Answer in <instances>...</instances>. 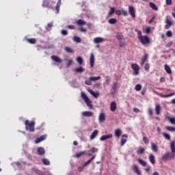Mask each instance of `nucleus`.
<instances>
[{"mask_svg":"<svg viewBox=\"0 0 175 175\" xmlns=\"http://www.w3.org/2000/svg\"><path fill=\"white\" fill-rule=\"evenodd\" d=\"M26 131H29V132H33L35 131V122H30L29 120H25V122Z\"/></svg>","mask_w":175,"mask_h":175,"instance_id":"f257e3e1","label":"nucleus"},{"mask_svg":"<svg viewBox=\"0 0 175 175\" xmlns=\"http://www.w3.org/2000/svg\"><path fill=\"white\" fill-rule=\"evenodd\" d=\"M175 158V153H172L171 152H168L163 154L161 157V161H172V159H174Z\"/></svg>","mask_w":175,"mask_h":175,"instance_id":"f03ea898","label":"nucleus"},{"mask_svg":"<svg viewBox=\"0 0 175 175\" xmlns=\"http://www.w3.org/2000/svg\"><path fill=\"white\" fill-rule=\"evenodd\" d=\"M81 96L82 99L84 100V102L86 103L87 106L92 109V102L91 100H90L88 96H87L86 94H85V93L83 92L81 93Z\"/></svg>","mask_w":175,"mask_h":175,"instance_id":"7ed1b4c3","label":"nucleus"},{"mask_svg":"<svg viewBox=\"0 0 175 175\" xmlns=\"http://www.w3.org/2000/svg\"><path fill=\"white\" fill-rule=\"evenodd\" d=\"M138 40L144 46L150 44V38H148L147 36H138Z\"/></svg>","mask_w":175,"mask_h":175,"instance_id":"20e7f679","label":"nucleus"},{"mask_svg":"<svg viewBox=\"0 0 175 175\" xmlns=\"http://www.w3.org/2000/svg\"><path fill=\"white\" fill-rule=\"evenodd\" d=\"M131 68L133 70V75L134 76H137V75L139 73V70H140V67L139 65H137V64H131Z\"/></svg>","mask_w":175,"mask_h":175,"instance_id":"39448f33","label":"nucleus"},{"mask_svg":"<svg viewBox=\"0 0 175 175\" xmlns=\"http://www.w3.org/2000/svg\"><path fill=\"white\" fill-rule=\"evenodd\" d=\"M129 13L133 18L136 17V10H135V8H133V6L129 5Z\"/></svg>","mask_w":175,"mask_h":175,"instance_id":"423d86ee","label":"nucleus"},{"mask_svg":"<svg viewBox=\"0 0 175 175\" xmlns=\"http://www.w3.org/2000/svg\"><path fill=\"white\" fill-rule=\"evenodd\" d=\"M115 13L116 14H117V16H128V12H126V10H116L115 11Z\"/></svg>","mask_w":175,"mask_h":175,"instance_id":"0eeeda50","label":"nucleus"},{"mask_svg":"<svg viewBox=\"0 0 175 175\" xmlns=\"http://www.w3.org/2000/svg\"><path fill=\"white\" fill-rule=\"evenodd\" d=\"M126 139H128V135L124 134L122 135V138L120 139V146L122 147L125 143H126Z\"/></svg>","mask_w":175,"mask_h":175,"instance_id":"6e6552de","label":"nucleus"},{"mask_svg":"<svg viewBox=\"0 0 175 175\" xmlns=\"http://www.w3.org/2000/svg\"><path fill=\"white\" fill-rule=\"evenodd\" d=\"M113 138V134H109L105 135H102L101 137H100V142H105V140H108V139Z\"/></svg>","mask_w":175,"mask_h":175,"instance_id":"1a4fd4ad","label":"nucleus"},{"mask_svg":"<svg viewBox=\"0 0 175 175\" xmlns=\"http://www.w3.org/2000/svg\"><path fill=\"white\" fill-rule=\"evenodd\" d=\"M90 68H94V64H95V56H94V53H91L90 55Z\"/></svg>","mask_w":175,"mask_h":175,"instance_id":"9d476101","label":"nucleus"},{"mask_svg":"<svg viewBox=\"0 0 175 175\" xmlns=\"http://www.w3.org/2000/svg\"><path fill=\"white\" fill-rule=\"evenodd\" d=\"M99 122H105L106 121V114L104 113H100L98 116Z\"/></svg>","mask_w":175,"mask_h":175,"instance_id":"9b49d317","label":"nucleus"},{"mask_svg":"<svg viewBox=\"0 0 175 175\" xmlns=\"http://www.w3.org/2000/svg\"><path fill=\"white\" fill-rule=\"evenodd\" d=\"M110 110L111 111H116V110H117V103H116V101L111 102Z\"/></svg>","mask_w":175,"mask_h":175,"instance_id":"f8f14e48","label":"nucleus"},{"mask_svg":"<svg viewBox=\"0 0 175 175\" xmlns=\"http://www.w3.org/2000/svg\"><path fill=\"white\" fill-rule=\"evenodd\" d=\"M133 170L134 173H135L137 175L142 174V173L140 172V170H139V167L136 164H134L133 165Z\"/></svg>","mask_w":175,"mask_h":175,"instance_id":"ddd939ff","label":"nucleus"},{"mask_svg":"<svg viewBox=\"0 0 175 175\" xmlns=\"http://www.w3.org/2000/svg\"><path fill=\"white\" fill-rule=\"evenodd\" d=\"M172 23L170 21L169 18L165 19V29H169L170 27H172Z\"/></svg>","mask_w":175,"mask_h":175,"instance_id":"4468645a","label":"nucleus"},{"mask_svg":"<svg viewBox=\"0 0 175 175\" xmlns=\"http://www.w3.org/2000/svg\"><path fill=\"white\" fill-rule=\"evenodd\" d=\"M51 58V59H53V61H54L55 62H57L58 64H61V62H62V59L59 58L58 56L52 55Z\"/></svg>","mask_w":175,"mask_h":175,"instance_id":"2eb2a0df","label":"nucleus"},{"mask_svg":"<svg viewBox=\"0 0 175 175\" xmlns=\"http://www.w3.org/2000/svg\"><path fill=\"white\" fill-rule=\"evenodd\" d=\"M104 41H105V39H103V38H101V37H96L94 38V43H96V44L103 43Z\"/></svg>","mask_w":175,"mask_h":175,"instance_id":"dca6fc26","label":"nucleus"},{"mask_svg":"<svg viewBox=\"0 0 175 175\" xmlns=\"http://www.w3.org/2000/svg\"><path fill=\"white\" fill-rule=\"evenodd\" d=\"M96 157V155L94 154L88 161L85 162L84 164H83V167H85V166H88V165H90V163H91V162H92V161H94Z\"/></svg>","mask_w":175,"mask_h":175,"instance_id":"f3484780","label":"nucleus"},{"mask_svg":"<svg viewBox=\"0 0 175 175\" xmlns=\"http://www.w3.org/2000/svg\"><path fill=\"white\" fill-rule=\"evenodd\" d=\"M82 116H83V117H92V116H94V113L88 111H83L82 112Z\"/></svg>","mask_w":175,"mask_h":175,"instance_id":"a211bd4d","label":"nucleus"},{"mask_svg":"<svg viewBox=\"0 0 175 175\" xmlns=\"http://www.w3.org/2000/svg\"><path fill=\"white\" fill-rule=\"evenodd\" d=\"M46 139V135H41L40 137L37 138L35 143L38 144L40 143V142H43V140Z\"/></svg>","mask_w":175,"mask_h":175,"instance_id":"6ab92c4d","label":"nucleus"},{"mask_svg":"<svg viewBox=\"0 0 175 175\" xmlns=\"http://www.w3.org/2000/svg\"><path fill=\"white\" fill-rule=\"evenodd\" d=\"M98 133H99V131H98V130H94L90 135V140H94L98 135Z\"/></svg>","mask_w":175,"mask_h":175,"instance_id":"aec40b11","label":"nucleus"},{"mask_svg":"<svg viewBox=\"0 0 175 175\" xmlns=\"http://www.w3.org/2000/svg\"><path fill=\"white\" fill-rule=\"evenodd\" d=\"M171 153L175 154V142L172 141L170 143Z\"/></svg>","mask_w":175,"mask_h":175,"instance_id":"412c9836","label":"nucleus"},{"mask_svg":"<svg viewBox=\"0 0 175 175\" xmlns=\"http://www.w3.org/2000/svg\"><path fill=\"white\" fill-rule=\"evenodd\" d=\"M151 150L153 152H158V146L157 144L152 143L151 144Z\"/></svg>","mask_w":175,"mask_h":175,"instance_id":"4be33fe9","label":"nucleus"},{"mask_svg":"<svg viewBox=\"0 0 175 175\" xmlns=\"http://www.w3.org/2000/svg\"><path fill=\"white\" fill-rule=\"evenodd\" d=\"M148 57V56L147 54H145L144 56H143V57L141 59V62H140L141 66H143V65H144V63L146 62V61H147Z\"/></svg>","mask_w":175,"mask_h":175,"instance_id":"5701e85b","label":"nucleus"},{"mask_svg":"<svg viewBox=\"0 0 175 175\" xmlns=\"http://www.w3.org/2000/svg\"><path fill=\"white\" fill-rule=\"evenodd\" d=\"M155 112L157 116H159L161 114V105L159 104L156 105L155 106Z\"/></svg>","mask_w":175,"mask_h":175,"instance_id":"b1692460","label":"nucleus"},{"mask_svg":"<svg viewBox=\"0 0 175 175\" xmlns=\"http://www.w3.org/2000/svg\"><path fill=\"white\" fill-rule=\"evenodd\" d=\"M165 70L168 73V75H172V69H170V67L167 64L164 65Z\"/></svg>","mask_w":175,"mask_h":175,"instance_id":"393cba45","label":"nucleus"},{"mask_svg":"<svg viewBox=\"0 0 175 175\" xmlns=\"http://www.w3.org/2000/svg\"><path fill=\"white\" fill-rule=\"evenodd\" d=\"M37 152H38V155H43L45 152L44 148H42V147L38 148L37 150Z\"/></svg>","mask_w":175,"mask_h":175,"instance_id":"a878e982","label":"nucleus"},{"mask_svg":"<svg viewBox=\"0 0 175 175\" xmlns=\"http://www.w3.org/2000/svg\"><path fill=\"white\" fill-rule=\"evenodd\" d=\"M75 24H77V25H85V24H87V22H85V21L84 20L79 19L75 23Z\"/></svg>","mask_w":175,"mask_h":175,"instance_id":"bb28decb","label":"nucleus"},{"mask_svg":"<svg viewBox=\"0 0 175 175\" xmlns=\"http://www.w3.org/2000/svg\"><path fill=\"white\" fill-rule=\"evenodd\" d=\"M149 6L150 8H151V9H152L153 10H158V7L157 6V5H155V3H152V2H150L149 3Z\"/></svg>","mask_w":175,"mask_h":175,"instance_id":"cd10ccee","label":"nucleus"},{"mask_svg":"<svg viewBox=\"0 0 175 175\" xmlns=\"http://www.w3.org/2000/svg\"><path fill=\"white\" fill-rule=\"evenodd\" d=\"M149 161H150V163H152V165H154V163H155V157H154V154L149 155Z\"/></svg>","mask_w":175,"mask_h":175,"instance_id":"c85d7f7f","label":"nucleus"},{"mask_svg":"<svg viewBox=\"0 0 175 175\" xmlns=\"http://www.w3.org/2000/svg\"><path fill=\"white\" fill-rule=\"evenodd\" d=\"M76 73H83L84 72V68L83 67H78L75 69Z\"/></svg>","mask_w":175,"mask_h":175,"instance_id":"c756f323","label":"nucleus"},{"mask_svg":"<svg viewBox=\"0 0 175 175\" xmlns=\"http://www.w3.org/2000/svg\"><path fill=\"white\" fill-rule=\"evenodd\" d=\"M173 95H175V92L171 93L170 94H165V95L160 94L159 96H161V98H169L170 96H173Z\"/></svg>","mask_w":175,"mask_h":175,"instance_id":"7c9ffc66","label":"nucleus"},{"mask_svg":"<svg viewBox=\"0 0 175 175\" xmlns=\"http://www.w3.org/2000/svg\"><path fill=\"white\" fill-rule=\"evenodd\" d=\"M122 133L121 132V130L120 129H116V130H115V133H114V134H115V136L116 137H120V136H121V134H122Z\"/></svg>","mask_w":175,"mask_h":175,"instance_id":"2f4dec72","label":"nucleus"},{"mask_svg":"<svg viewBox=\"0 0 175 175\" xmlns=\"http://www.w3.org/2000/svg\"><path fill=\"white\" fill-rule=\"evenodd\" d=\"M137 162L139 165H142V166H146L147 165V163H146V161L144 160H142V159H138Z\"/></svg>","mask_w":175,"mask_h":175,"instance_id":"473e14b6","label":"nucleus"},{"mask_svg":"<svg viewBox=\"0 0 175 175\" xmlns=\"http://www.w3.org/2000/svg\"><path fill=\"white\" fill-rule=\"evenodd\" d=\"M116 12V8H113V7H110V10L108 13L109 16H113V14H114V12Z\"/></svg>","mask_w":175,"mask_h":175,"instance_id":"72a5a7b5","label":"nucleus"},{"mask_svg":"<svg viewBox=\"0 0 175 175\" xmlns=\"http://www.w3.org/2000/svg\"><path fill=\"white\" fill-rule=\"evenodd\" d=\"M83 57L81 56H78L77 57V62H78L79 65H83Z\"/></svg>","mask_w":175,"mask_h":175,"instance_id":"f704fd0d","label":"nucleus"},{"mask_svg":"<svg viewBox=\"0 0 175 175\" xmlns=\"http://www.w3.org/2000/svg\"><path fill=\"white\" fill-rule=\"evenodd\" d=\"M64 50L65 51H66V53H75V51H73V49H72L70 47H68V46H66Z\"/></svg>","mask_w":175,"mask_h":175,"instance_id":"c9c22d12","label":"nucleus"},{"mask_svg":"<svg viewBox=\"0 0 175 175\" xmlns=\"http://www.w3.org/2000/svg\"><path fill=\"white\" fill-rule=\"evenodd\" d=\"M27 41L31 44H35V43H36V39L35 38H29Z\"/></svg>","mask_w":175,"mask_h":175,"instance_id":"e433bc0d","label":"nucleus"},{"mask_svg":"<svg viewBox=\"0 0 175 175\" xmlns=\"http://www.w3.org/2000/svg\"><path fill=\"white\" fill-rule=\"evenodd\" d=\"M49 0H44L42 3L43 8H49Z\"/></svg>","mask_w":175,"mask_h":175,"instance_id":"4c0bfd02","label":"nucleus"},{"mask_svg":"<svg viewBox=\"0 0 175 175\" xmlns=\"http://www.w3.org/2000/svg\"><path fill=\"white\" fill-rule=\"evenodd\" d=\"M144 148H139L137 150V154L138 155H140L142 154H144Z\"/></svg>","mask_w":175,"mask_h":175,"instance_id":"58836bf2","label":"nucleus"},{"mask_svg":"<svg viewBox=\"0 0 175 175\" xmlns=\"http://www.w3.org/2000/svg\"><path fill=\"white\" fill-rule=\"evenodd\" d=\"M98 149L95 148V147H92L90 150L89 152H91L92 154H95V152H98Z\"/></svg>","mask_w":175,"mask_h":175,"instance_id":"ea45409f","label":"nucleus"},{"mask_svg":"<svg viewBox=\"0 0 175 175\" xmlns=\"http://www.w3.org/2000/svg\"><path fill=\"white\" fill-rule=\"evenodd\" d=\"M165 129H167L170 132H175V127H172V126H167L165 127Z\"/></svg>","mask_w":175,"mask_h":175,"instance_id":"a19ab883","label":"nucleus"},{"mask_svg":"<svg viewBox=\"0 0 175 175\" xmlns=\"http://www.w3.org/2000/svg\"><path fill=\"white\" fill-rule=\"evenodd\" d=\"M73 40L77 43H81V38H80V37L74 36Z\"/></svg>","mask_w":175,"mask_h":175,"instance_id":"79ce46f5","label":"nucleus"},{"mask_svg":"<svg viewBox=\"0 0 175 175\" xmlns=\"http://www.w3.org/2000/svg\"><path fill=\"white\" fill-rule=\"evenodd\" d=\"M108 23L109 24H116V23H117V19H116L114 18H111L109 19Z\"/></svg>","mask_w":175,"mask_h":175,"instance_id":"37998d69","label":"nucleus"},{"mask_svg":"<svg viewBox=\"0 0 175 175\" xmlns=\"http://www.w3.org/2000/svg\"><path fill=\"white\" fill-rule=\"evenodd\" d=\"M163 136L165 140H170V135L166 133H163Z\"/></svg>","mask_w":175,"mask_h":175,"instance_id":"c03bdc74","label":"nucleus"},{"mask_svg":"<svg viewBox=\"0 0 175 175\" xmlns=\"http://www.w3.org/2000/svg\"><path fill=\"white\" fill-rule=\"evenodd\" d=\"M116 38H117V39L119 40V42H121V41H122V40H124V36H122V34H118V35L116 36Z\"/></svg>","mask_w":175,"mask_h":175,"instance_id":"a18cd8bd","label":"nucleus"},{"mask_svg":"<svg viewBox=\"0 0 175 175\" xmlns=\"http://www.w3.org/2000/svg\"><path fill=\"white\" fill-rule=\"evenodd\" d=\"M84 154H85V152H84V151L79 152L75 154V157H76V158H80V157L84 155Z\"/></svg>","mask_w":175,"mask_h":175,"instance_id":"49530a36","label":"nucleus"},{"mask_svg":"<svg viewBox=\"0 0 175 175\" xmlns=\"http://www.w3.org/2000/svg\"><path fill=\"white\" fill-rule=\"evenodd\" d=\"M90 79L92 81H96L97 80H100V77H91Z\"/></svg>","mask_w":175,"mask_h":175,"instance_id":"de8ad7c7","label":"nucleus"},{"mask_svg":"<svg viewBox=\"0 0 175 175\" xmlns=\"http://www.w3.org/2000/svg\"><path fill=\"white\" fill-rule=\"evenodd\" d=\"M117 87H118V82H113L112 85V89L113 91H116L117 90Z\"/></svg>","mask_w":175,"mask_h":175,"instance_id":"09e8293b","label":"nucleus"},{"mask_svg":"<svg viewBox=\"0 0 175 175\" xmlns=\"http://www.w3.org/2000/svg\"><path fill=\"white\" fill-rule=\"evenodd\" d=\"M143 142L145 144H148L150 143V139L147 137H143Z\"/></svg>","mask_w":175,"mask_h":175,"instance_id":"8fccbe9b","label":"nucleus"},{"mask_svg":"<svg viewBox=\"0 0 175 175\" xmlns=\"http://www.w3.org/2000/svg\"><path fill=\"white\" fill-rule=\"evenodd\" d=\"M42 162H43L44 165H50V161H49V159H42Z\"/></svg>","mask_w":175,"mask_h":175,"instance_id":"3c124183","label":"nucleus"},{"mask_svg":"<svg viewBox=\"0 0 175 175\" xmlns=\"http://www.w3.org/2000/svg\"><path fill=\"white\" fill-rule=\"evenodd\" d=\"M135 91H140L142 90V85L140 84H137L135 87Z\"/></svg>","mask_w":175,"mask_h":175,"instance_id":"603ef678","label":"nucleus"},{"mask_svg":"<svg viewBox=\"0 0 175 175\" xmlns=\"http://www.w3.org/2000/svg\"><path fill=\"white\" fill-rule=\"evenodd\" d=\"M85 83L86 85H92V81H91V79L89 78V79L86 80V81H85Z\"/></svg>","mask_w":175,"mask_h":175,"instance_id":"864d4df0","label":"nucleus"},{"mask_svg":"<svg viewBox=\"0 0 175 175\" xmlns=\"http://www.w3.org/2000/svg\"><path fill=\"white\" fill-rule=\"evenodd\" d=\"M165 35L167 38H172V36H173V33H172L171 31H167Z\"/></svg>","mask_w":175,"mask_h":175,"instance_id":"5fc2aeb1","label":"nucleus"},{"mask_svg":"<svg viewBox=\"0 0 175 175\" xmlns=\"http://www.w3.org/2000/svg\"><path fill=\"white\" fill-rule=\"evenodd\" d=\"M105 80H106V84L109 85L110 84V77L109 76H106L105 77Z\"/></svg>","mask_w":175,"mask_h":175,"instance_id":"6e6d98bb","label":"nucleus"},{"mask_svg":"<svg viewBox=\"0 0 175 175\" xmlns=\"http://www.w3.org/2000/svg\"><path fill=\"white\" fill-rule=\"evenodd\" d=\"M168 120L171 124L175 125V119L174 118H169Z\"/></svg>","mask_w":175,"mask_h":175,"instance_id":"4d7b16f0","label":"nucleus"},{"mask_svg":"<svg viewBox=\"0 0 175 175\" xmlns=\"http://www.w3.org/2000/svg\"><path fill=\"white\" fill-rule=\"evenodd\" d=\"M61 33H62V35H64V36H65L68 35V31H66V29H62L61 31Z\"/></svg>","mask_w":175,"mask_h":175,"instance_id":"13d9d810","label":"nucleus"},{"mask_svg":"<svg viewBox=\"0 0 175 175\" xmlns=\"http://www.w3.org/2000/svg\"><path fill=\"white\" fill-rule=\"evenodd\" d=\"M145 70L146 72H149V70H150V64H145Z\"/></svg>","mask_w":175,"mask_h":175,"instance_id":"bf43d9fd","label":"nucleus"},{"mask_svg":"<svg viewBox=\"0 0 175 175\" xmlns=\"http://www.w3.org/2000/svg\"><path fill=\"white\" fill-rule=\"evenodd\" d=\"M172 2L173 1L172 0H165V3L167 6H170V5H172Z\"/></svg>","mask_w":175,"mask_h":175,"instance_id":"052dcab7","label":"nucleus"},{"mask_svg":"<svg viewBox=\"0 0 175 175\" xmlns=\"http://www.w3.org/2000/svg\"><path fill=\"white\" fill-rule=\"evenodd\" d=\"M148 115H149L150 117L152 116V114H153L152 109L149 108L148 110Z\"/></svg>","mask_w":175,"mask_h":175,"instance_id":"680f3d73","label":"nucleus"},{"mask_svg":"<svg viewBox=\"0 0 175 175\" xmlns=\"http://www.w3.org/2000/svg\"><path fill=\"white\" fill-rule=\"evenodd\" d=\"M72 62H73V61L72 59H68V62H67L68 68H69V66H70V65H72Z\"/></svg>","mask_w":175,"mask_h":175,"instance_id":"e2e57ef3","label":"nucleus"},{"mask_svg":"<svg viewBox=\"0 0 175 175\" xmlns=\"http://www.w3.org/2000/svg\"><path fill=\"white\" fill-rule=\"evenodd\" d=\"M133 111H134V113H140V109H139V108L134 107Z\"/></svg>","mask_w":175,"mask_h":175,"instance_id":"0e129e2a","label":"nucleus"},{"mask_svg":"<svg viewBox=\"0 0 175 175\" xmlns=\"http://www.w3.org/2000/svg\"><path fill=\"white\" fill-rule=\"evenodd\" d=\"M68 29H76V27L75 25H69L68 26Z\"/></svg>","mask_w":175,"mask_h":175,"instance_id":"69168bd1","label":"nucleus"},{"mask_svg":"<svg viewBox=\"0 0 175 175\" xmlns=\"http://www.w3.org/2000/svg\"><path fill=\"white\" fill-rule=\"evenodd\" d=\"M120 46V47H125V41H124V40L121 41Z\"/></svg>","mask_w":175,"mask_h":175,"instance_id":"338daca9","label":"nucleus"},{"mask_svg":"<svg viewBox=\"0 0 175 175\" xmlns=\"http://www.w3.org/2000/svg\"><path fill=\"white\" fill-rule=\"evenodd\" d=\"M79 30L81 31V32H87V29H84V27H80L79 29Z\"/></svg>","mask_w":175,"mask_h":175,"instance_id":"774afa93","label":"nucleus"}]
</instances>
